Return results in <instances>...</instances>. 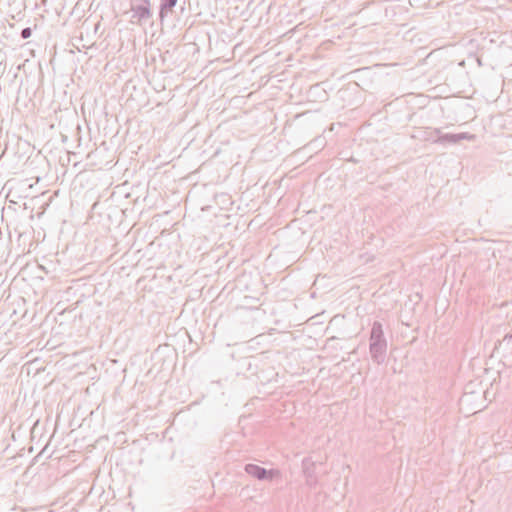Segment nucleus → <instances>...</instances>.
<instances>
[{
	"label": "nucleus",
	"instance_id": "nucleus-1",
	"mask_svg": "<svg viewBox=\"0 0 512 512\" xmlns=\"http://www.w3.org/2000/svg\"><path fill=\"white\" fill-rule=\"evenodd\" d=\"M369 353L371 359L376 364L385 362L387 355V340L384 336L382 324L375 321L372 324L369 338Z\"/></svg>",
	"mask_w": 512,
	"mask_h": 512
},
{
	"label": "nucleus",
	"instance_id": "nucleus-2",
	"mask_svg": "<svg viewBox=\"0 0 512 512\" xmlns=\"http://www.w3.org/2000/svg\"><path fill=\"white\" fill-rule=\"evenodd\" d=\"M130 10L132 24L143 25L152 16L150 0H131Z\"/></svg>",
	"mask_w": 512,
	"mask_h": 512
},
{
	"label": "nucleus",
	"instance_id": "nucleus-3",
	"mask_svg": "<svg viewBox=\"0 0 512 512\" xmlns=\"http://www.w3.org/2000/svg\"><path fill=\"white\" fill-rule=\"evenodd\" d=\"M485 395V391L475 392V391H465L462 397L460 398V405L462 407H469L470 412L472 414L481 411L483 406V397Z\"/></svg>",
	"mask_w": 512,
	"mask_h": 512
},
{
	"label": "nucleus",
	"instance_id": "nucleus-4",
	"mask_svg": "<svg viewBox=\"0 0 512 512\" xmlns=\"http://www.w3.org/2000/svg\"><path fill=\"white\" fill-rule=\"evenodd\" d=\"M245 472L258 480L272 479L275 475L279 474L278 470H267L256 464H246L244 468Z\"/></svg>",
	"mask_w": 512,
	"mask_h": 512
},
{
	"label": "nucleus",
	"instance_id": "nucleus-5",
	"mask_svg": "<svg viewBox=\"0 0 512 512\" xmlns=\"http://www.w3.org/2000/svg\"><path fill=\"white\" fill-rule=\"evenodd\" d=\"M434 133L438 136L437 139L434 140L435 143L456 144L461 140H473L475 138V135L466 132L458 134H441L440 129H435Z\"/></svg>",
	"mask_w": 512,
	"mask_h": 512
},
{
	"label": "nucleus",
	"instance_id": "nucleus-6",
	"mask_svg": "<svg viewBox=\"0 0 512 512\" xmlns=\"http://www.w3.org/2000/svg\"><path fill=\"white\" fill-rule=\"evenodd\" d=\"M302 466L307 484L309 486H314L317 482L316 477L314 476V463L309 458H305L302 462Z\"/></svg>",
	"mask_w": 512,
	"mask_h": 512
},
{
	"label": "nucleus",
	"instance_id": "nucleus-7",
	"mask_svg": "<svg viewBox=\"0 0 512 512\" xmlns=\"http://www.w3.org/2000/svg\"><path fill=\"white\" fill-rule=\"evenodd\" d=\"M177 2L178 0H161L159 11V17L161 21L164 20L168 12L172 11V9L176 6Z\"/></svg>",
	"mask_w": 512,
	"mask_h": 512
},
{
	"label": "nucleus",
	"instance_id": "nucleus-8",
	"mask_svg": "<svg viewBox=\"0 0 512 512\" xmlns=\"http://www.w3.org/2000/svg\"><path fill=\"white\" fill-rule=\"evenodd\" d=\"M31 34H32L31 28L26 27V28L22 29L20 35H21L22 39H28V38H30Z\"/></svg>",
	"mask_w": 512,
	"mask_h": 512
},
{
	"label": "nucleus",
	"instance_id": "nucleus-9",
	"mask_svg": "<svg viewBox=\"0 0 512 512\" xmlns=\"http://www.w3.org/2000/svg\"><path fill=\"white\" fill-rule=\"evenodd\" d=\"M504 340L512 341V333L507 334V335L504 337Z\"/></svg>",
	"mask_w": 512,
	"mask_h": 512
},
{
	"label": "nucleus",
	"instance_id": "nucleus-10",
	"mask_svg": "<svg viewBox=\"0 0 512 512\" xmlns=\"http://www.w3.org/2000/svg\"><path fill=\"white\" fill-rule=\"evenodd\" d=\"M2 62H3V60L0 59V74H2L4 72V68H2Z\"/></svg>",
	"mask_w": 512,
	"mask_h": 512
}]
</instances>
